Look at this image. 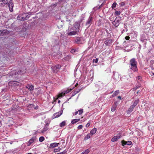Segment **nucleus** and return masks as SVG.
Returning a JSON list of instances; mask_svg holds the SVG:
<instances>
[{
    "mask_svg": "<svg viewBox=\"0 0 154 154\" xmlns=\"http://www.w3.org/2000/svg\"><path fill=\"white\" fill-rule=\"evenodd\" d=\"M116 5V2H114L113 3V4L112 5V8L114 9V8Z\"/></svg>",
    "mask_w": 154,
    "mask_h": 154,
    "instance_id": "72a5a7b5",
    "label": "nucleus"
},
{
    "mask_svg": "<svg viewBox=\"0 0 154 154\" xmlns=\"http://www.w3.org/2000/svg\"><path fill=\"white\" fill-rule=\"evenodd\" d=\"M139 102V100H136L134 102H133V104L131 106L133 107L134 108V107L136 106L137 104Z\"/></svg>",
    "mask_w": 154,
    "mask_h": 154,
    "instance_id": "412c9836",
    "label": "nucleus"
},
{
    "mask_svg": "<svg viewBox=\"0 0 154 154\" xmlns=\"http://www.w3.org/2000/svg\"><path fill=\"white\" fill-rule=\"evenodd\" d=\"M90 151L88 149H87L84 151L86 154H87Z\"/></svg>",
    "mask_w": 154,
    "mask_h": 154,
    "instance_id": "a19ab883",
    "label": "nucleus"
},
{
    "mask_svg": "<svg viewBox=\"0 0 154 154\" xmlns=\"http://www.w3.org/2000/svg\"><path fill=\"white\" fill-rule=\"evenodd\" d=\"M22 72L21 71V70H20L18 71V72H17L16 73V74H21L22 73Z\"/></svg>",
    "mask_w": 154,
    "mask_h": 154,
    "instance_id": "a18cd8bd",
    "label": "nucleus"
},
{
    "mask_svg": "<svg viewBox=\"0 0 154 154\" xmlns=\"http://www.w3.org/2000/svg\"><path fill=\"white\" fill-rule=\"evenodd\" d=\"M82 88H78L72 94V96H74L76 94L78 93L81 90Z\"/></svg>",
    "mask_w": 154,
    "mask_h": 154,
    "instance_id": "f3484780",
    "label": "nucleus"
},
{
    "mask_svg": "<svg viewBox=\"0 0 154 154\" xmlns=\"http://www.w3.org/2000/svg\"><path fill=\"white\" fill-rule=\"evenodd\" d=\"M80 120V119H74L72 121L71 123L72 124H74L75 123L79 121Z\"/></svg>",
    "mask_w": 154,
    "mask_h": 154,
    "instance_id": "b1692460",
    "label": "nucleus"
},
{
    "mask_svg": "<svg viewBox=\"0 0 154 154\" xmlns=\"http://www.w3.org/2000/svg\"><path fill=\"white\" fill-rule=\"evenodd\" d=\"M78 111H76V112H75L74 113V115H77L78 114Z\"/></svg>",
    "mask_w": 154,
    "mask_h": 154,
    "instance_id": "de8ad7c7",
    "label": "nucleus"
},
{
    "mask_svg": "<svg viewBox=\"0 0 154 154\" xmlns=\"http://www.w3.org/2000/svg\"><path fill=\"white\" fill-rule=\"evenodd\" d=\"M66 152H67L66 151L64 150L62 152L57 153V154H64L65 153H66Z\"/></svg>",
    "mask_w": 154,
    "mask_h": 154,
    "instance_id": "ea45409f",
    "label": "nucleus"
},
{
    "mask_svg": "<svg viewBox=\"0 0 154 154\" xmlns=\"http://www.w3.org/2000/svg\"><path fill=\"white\" fill-rule=\"evenodd\" d=\"M141 78V77L140 76H139L136 78V80H140Z\"/></svg>",
    "mask_w": 154,
    "mask_h": 154,
    "instance_id": "37998d69",
    "label": "nucleus"
},
{
    "mask_svg": "<svg viewBox=\"0 0 154 154\" xmlns=\"http://www.w3.org/2000/svg\"><path fill=\"white\" fill-rule=\"evenodd\" d=\"M116 105L112 106L111 109V111L112 112H114V111H115L116 109Z\"/></svg>",
    "mask_w": 154,
    "mask_h": 154,
    "instance_id": "cd10ccee",
    "label": "nucleus"
},
{
    "mask_svg": "<svg viewBox=\"0 0 154 154\" xmlns=\"http://www.w3.org/2000/svg\"><path fill=\"white\" fill-rule=\"evenodd\" d=\"M152 69L153 70V69H154V67H151Z\"/></svg>",
    "mask_w": 154,
    "mask_h": 154,
    "instance_id": "864d4df0",
    "label": "nucleus"
},
{
    "mask_svg": "<svg viewBox=\"0 0 154 154\" xmlns=\"http://www.w3.org/2000/svg\"><path fill=\"white\" fill-rule=\"evenodd\" d=\"M51 69H52V71H53V72L54 73H57V69H56L55 67H54H54H51Z\"/></svg>",
    "mask_w": 154,
    "mask_h": 154,
    "instance_id": "a878e982",
    "label": "nucleus"
},
{
    "mask_svg": "<svg viewBox=\"0 0 154 154\" xmlns=\"http://www.w3.org/2000/svg\"><path fill=\"white\" fill-rule=\"evenodd\" d=\"M72 90V89H68L62 92L57 96V99L58 98L62 97L65 94L68 93L71 91Z\"/></svg>",
    "mask_w": 154,
    "mask_h": 154,
    "instance_id": "39448f33",
    "label": "nucleus"
},
{
    "mask_svg": "<svg viewBox=\"0 0 154 154\" xmlns=\"http://www.w3.org/2000/svg\"><path fill=\"white\" fill-rule=\"evenodd\" d=\"M61 150V149L59 147L57 149H54V152H57L58 151H60Z\"/></svg>",
    "mask_w": 154,
    "mask_h": 154,
    "instance_id": "2f4dec72",
    "label": "nucleus"
},
{
    "mask_svg": "<svg viewBox=\"0 0 154 154\" xmlns=\"http://www.w3.org/2000/svg\"><path fill=\"white\" fill-rule=\"evenodd\" d=\"M26 87L30 91H33L34 89V86L32 85L28 84L26 85Z\"/></svg>",
    "mask_w": 154,
    "mask_h": 154,
    "instance_id": "dca6fc26",
    "label": "nucleus"
},
{
    "mask_svg": "<svg viewBox=\"0 0 154 154\" xmlns=\"http://www.w3.org/2000/svg\"><path fill=\"white\" fill-rule=\"evenodd\" d=\"M119 90H117L115 91L114 93L113 94L112 96L113 97H115L117 95H118L119 93Z\"/></svg>",
    "mask_w": 154,
    "mask_h": 154,
    "instance_id": "393cba45",
    "label": "nucleus"
},
{
    "mask_svg": "<svg viewBox=\"0 0 154 154\" xmlns=\"http://www.w3.org/2000/svg\"><path fill=\"white\" fill-rule=\"evenodd\" d=\"M75 42L77 44H79L81 43V40L80 38H77L75 40Z\"/></svg>",
    "mask_w": 154,
    "mask_h": 154,
    "instance_id": "c756f323",
    "label": "nucleus"
},
{
    "mask_svg": "<svg viewBox=\"0 0 154 154\" xmlns=\"http://www.w3.org/2000/svg\"><path fill=\"white\" fill-rule=\"evenodd\" d=\"M151 73H152V74L153 75H154V73L152 72H151Z\"/></svg>",
    "mask_w": 154,
    "mask_h": 154,
    "instance_id": "6e6d98bb",
    "label": "nucleus"
},
{
    "mask_svg": "<svg viewBox=\"0 0 154 154\" xmlns=\"http://www.w3.org/2000/svg\"><path fill=\"white\" fill-rule=\"evenodd\" d=\"M12 0H0V5L4 6L5 5L8 6L10 11H12L14 7Z\"/></svg>",
    "mask_w": 154,
    "mask_h": 154,
    "instance_id": "f257e3e1",
    "label": "nucleus"
},
{
    "mask_svg": "<svg viewBox=\"0 0 154 154\" xmlns=\"http://www.w3.org/2000/svg\"><path fill=\"white\" fill-rule=\"evenodd\" d=\"M60 143H51L50 144V146L52 148H54L56 146H58L59 144Z\"/></svg>",
    "mask_w": 154,
    "mask_h": 154,
    "instance_id": "aec40b11",
    "label": "nucleus"
},
{
    "mask_svg": "<svg viewBox=\"0 0 154 154\" xmlns=\"http://www.w3.org/2000/svg\"><path fill=\"white\" fill-rule=\"evenodd\" d=\"M92 20L93 17L90 16L86 23V25L88 26H90L92 23Z\"/></svg>",
    "mask_w": 154,
    "mask_h": 154,
    "instance_id": "9d476101",
    "label": "nucleus"
},
{
    "mask_svg": "<svg viewBox=\"0 0 154 154\" xmlns=\"http://www.w3.org/2000/svg\"><path fill=\"white\" fill-rule=\"evenodd\" d=\"M63 112V110H61L59 112H56L55 113L53 116L52 117L53 119L55 118L59 117L60 115H62Z\"/></svg>",
    "mask_w": 154,
    "mask_h": 154,
    "instance_id": "1a4fd4ad",
    "label": "nucleus"
},
{
    "mask_svg": "<svg viewBox=\"0 0 154 154\" xmlns=\"http://www.w3.org/2000/svg\"><path fill=\"white\" fill-rule=\"evenodd\" d=\"M54 67H55V68L56 69H60L61 66H60L59 65H57L55 66H54Z\"/></svg>",
    "mask_w": 154,
    "mask_h": 154,
    "instance_id": "f704fd0d",
    "label": "nucleus"
},
{
    "mask_svg": "<svg viewBox=\"0 0 154 154\" xmlns=\"http://www.w3.org/2000/svg\"><path fill=\"white\" fill-rule=\"evenodd\" d=\"M119 5L121 6H123L125 5L124 2H121L119 3Z\"/></svg>",
    "mask_w": 154,
    "mask_h": 154,
    "instance_id": "c03bdc74",
    "label": "nucleus"
},
{
    "mask_svg": "<svg viewBox=\"0 0 154 154\" xmlns=\"http://www.w3.org/2000/svg\"><path fill=\"white\" fill-rule=\"evenodd\" d=\"M49 124L48 123H47L46 125H45L43 128L42 129L41 131V132L42 133H44L46 131L48 128V125Z\"/></svg>",
    "mask_w": 154,
    "mask_h": 154,
    "instance_id": "9b49d317",
    "label": "nucleus"
},
{
    "mask_svg": "<svg viewBox=\"0 0 154 154\" xmlns=\"http://www.w3.org/2000/svg\"><path fill=\"white\" fill-rule=\"evenodd\" d=\"M140 92V91H137V94H138L139 93V92Z\"/></svg>",
    "mask_w": 154,
    "mask_h": 154,
    "instance_id": "4d7b16f0",
    "label": "nucleus"
},
{
    "mask_svg": "<svg viewBox=\"0 0 154 154\" xmlns=\"http://www.w3.org/2000/svg\"><path fill=\"white\" fill-rule=\"evenodd\" d=\"M122 145L123 146H124L125 145H131L132 143L131 141H128L127 142H126L124 140H123L122 142Z\"/></svg>",
    "mask_w": 154,
    "mask_h": 154,
    "instance_id": "ddd939ff",
    "label": "nucleus"
},
{
    "mask_svg": "<svg viewBox=\"0 0 154 154\" xmlns=\"http://www.w3.org/2000/svg\"><path fill=\"white\" fill-rule=\"evenodd\" d=\"M73 29L72 28L69 27L68 29L66 30V32L68 35H74L77 33V32L73 30Z\"/></svg>",
    "mask_w": 154,
    "mask_h": 154,
    "instance_id": "20e7f679",
    "label": "nucleus"
},
{
    "mask_svg": "<svg viewBox=\"0 0 154 154\" xmlns=\"http://www.w3.org/2000/svg\"><path fill=\"white\" fill-rule=\"evenodd\" d=\"M80 154H81V153Z\"/></svg>",
    "mask_w": 154,
    "mask_h": 154,
    "instance_id": "bf43d9fd",
    "label": "nucleus"
},
{
    "mask_svg": "<svg viewBox=\"0 0 154 154\" xmlns=\"http://www.w3.org/2000/svg\"><path fill=\"white\" fill-rule=\"evenodd\" d=\"M121 135H117L115 136L114 137L111 139V141L112 142H115L117 141L118 139L120 138Z\"/></svg>",
    "mask_w": 154,
    "mask_h": 154,
    "instance_id": "4468645a",
    "label": "nucleus"
},
{
    "mask_svg": "<svg viewBox=\"0 0 154 154\" xmlns=\"http://www.w3.org/2000/svg\"><path fill=\"white\" fill-rule=\"evenodd\" d=\"M36 139V137L35 136H33L28 141L27 143V145L28 146H29L33 143L35 141Z\"/></svg>",
    "mask_w": 154,
    "mask_h": 154,
    "instance_id": "6e6552de",
    "label": "nucleus"
},
{
    "mask_svg": "<svg viewBox=\"0 0 154 154\" xmlns=\"http://www.w3.org/2000/svg\"><path fill=\"white\" fill-rule=\"evenodd\" d=\"M137 62L134 58L131 59L130 61V64L131 65L130 68L134 72L137 70Z\"/></svg>",
    "mask_w": 154,
    "mask_h": 154,
    "instance_id": "7ed1b4c3",
    "label": "nucleus"
},
{
    "mask_svg": "<svg viewBox=\"0 0 154 154\" xmlns=\"http://www.w3.org/2000/svg\"><path fill=\"white\" fill-rule=\"evenodd\" d=\"M121 13L120 11H116L115 12V14L116 16H119Z\"/></svg>",
    "mask_w": 154,
    "mask_h": 154,
    "instance_id": "e433bc0d",
    "label": "nucleus"
},
{
    "mask_svg": "<svg viewBox=\"0 0 154 154\" xmlns=\"http://www.w3.org/2000/svg\"><path fill=\"white\" fill-rule=\"evenodd\" d=\"M26 154H32V153H28Z\"/></svg>",
    "mask_w": 154,
    "mask_h": 154,
    "instance_id": "13d9d810",
    "label": "nucleus"
},
{
    "mask_svg": "<svg viewBox=\"0 0 154 154\" xmlns=\"http://www.w3.org/2000/svg\"><path fill=\"white\" fill-rule=\"evenodd\" d=\"M81 154H86L84 152L81 153Z\"/></svg>",
    "mask_w": 154,
    "mask_h": 154,
    "instance_id": "603ef678",
    "label": "nucleus"
},
{
    "mask_svg": "<svg viewBox=\"0 0 154 154\" xmlns=\"http://www.w3.org/2000/svg\"><path fill=\"white\" fill-rule=\"evenodd\" d=\"M130 38V37L128 36H127L125 37V39L126 40H128Z\"/></svg>",
    "mask_w": 154,
    "mask_h": 154,
    "instance_id": "49530a36",
    "label": "nucleus"
},
{
    "mask_svg": "<svg viewBox=\"0 0 154 154\" xmlns=\"http://www.w3.org/2000/svg\"><path fill=\"white\" fill-rule=\"evenodd\" d=\"M66 121H64L60 123V126L61 127H62L65 126L66 125Z\"/></svg>",
    "mask_w": 154,
    "mask_h": 154,
    "instance_id": "4be33fe9",
    "label": "nucleus"
},
{
    "mask_svg": "<svg viewBox=\"0 0 154 154\" xmlns=\"http://www.w3.org/2000/svg\"><path fill=\"white\" fill-rule=\"evenodd\" d=\"M98 61V60L97 58H96L95 59H93V63H97Z\"/></svg>",
    "mask_w": 154,
    "mask_h": 154,
    "instance_id": "58836bf2",
    "label": "nucleus"
},
{
    "mask_svg": "<svg viewBox=\"0 0 154 154\" xmlns=\"http://www.w3.org/2000/svg\"><path fill=\"white\" fill-rule=\"evenodd\" d=\"M61 142H62V143H64V140L63 139H62L61 140Z\"/></svg>",
    "mask_w": 154,
    "mask_h": 154,
    "instance_id": "09e8293b",
    "label": "nucleus"
},
{
    "mask_svg": "<svg viewBox=\"0 0 154 154\" xmlns=\"http://www.w3.org/2000/svg\"><path fill=\"white\" fill-rule=\"evenodd\" d=\"M83 127L82 125H79L78 127V129H80L82 128Z\"/></svg>",
    "mask_w": 154,
    "mask_h": 154,
    "instance_id": "79ce46f5",
    "label": "nucleus"
},
{
    "mask_svg": "<svg viewBox=\"0 0 154 154\" xmlns=\"http://www.w3.org/2000/svg\"><path fill=\"white\" fill-rule=\"evenodd\" d=\"M90 122H91L90 121H89L86 124V127H88L90 125Z\"/></svg>",
    "mask_w": 154,
    "mask_h": 154,
    "instance_id": "4c0bfd02",
    "label": "nucleus"
},
{
    "mask_svg": "<svg viewBox=\"0 0 154 154\" xmlns=\"http://www.w3.org/2000/svg\"><path fill=\"white\" fill-rule=\"evenodd\" d=\"M97 131V129L96 128H94L92 129L90 131V134H95Z\"/></svg>",
    "mask_w": 154,
    "mask_h": 154,
    "instance_id": "5701e85b",
    "label": "nucleus"
},
{
    "mask_svg": "<svg viewBox=\"0 0 154 154\" xmlns=\"http://www.w3.org/2000/svg\"><path fill=\"white\" fill-rule=\"evenodd\" d=\"M113 78L117 81H118L121 79V76L117 72H113Z\"/></svg>",
    "mask_w": 154,
    "mask_h": 154,
    "instance_id": "423d86ee",
    "label": "nucleus"
},
{
    "mask_svg": "<svg viewBox=\"0 0 154 154\" xmlns=\"http://www.w3.org/2000/svg\"><path fill=\"white\" fill-rule=\"evenodd\" d=\"M80 27V23L79 22H75L72 28L73 29V30H75L78 32L79 31Z\"/></svg>",
    "mask_w": 154,
    "mask_h": 154,
    "instance_id": "0eeeda50",
    "label": "nucleus"
},
{
    "mask_svg": "<svg viewBox=\"0 0 154 154\" xmlns=\"http://www.w3.org/2000/svg\"><path fill=\"white\" fill-rule=\"evenodd\" d=\"M60 100H59L58 101V103H60Z\"/></svg>",
    "mask_w": 154,
    "mask_h": 154,
    "instance_id": "5fc2aeb1",
    "label": "nucleus"
},
{
    "mask_svg": "<svg viewBox=\"0 0 154 154\" xmlns=\"http://www.w3.org/2000/svg\"><path fill=\"white\" fill-rule=\"evenodd\" d=\"M45 140L44 137L43 136L40 137L39 138V141L40 142L43 141Z\"/></svg>",
    "mask_w": 154,
    "mask_h": 154,
    "instance_id": "7c9ffc66",
    "label": "nucleus"
},
{
    "mask_svg": "<svg viewBox=\"0 0 154 154\" xmlns=\"http://www.w3.org/2000/svg\"><path fill=\"white\" fill-rule=\"evenodd\" d=\"M140 86L138 85V86H136V87H134V88H133V89L134 91H135L137 89L140 88Z\"/></svg>",
    "mask_w": 154,
    "mask_h": 154,
    "instance_id": "473e14b6",
    "label": "nucleus"
},
{
    "mask_svg": "<svg viewBox=\"0 0 154 154\" xmlns=\"http://www.w3.org/2000/svg\"><path fill=\"white\" fill-rule=\"evenodd\" d=\"M118 98L121 100V97L120 96H119L118 97Z\"/></svg>",
    "mask_w": 154,
    "mask_h": 154,
    "instance_id": "8fccbe9b",
    "label": "nucleus"
},
{
    "mask_svg": "<svg viewBox=\"0 0 154 154\" xmlns=\"http://www.w3.org/2000/svg\"><path fill=\"white\" fill-rule=\"evenodd\" d=\"M71 52L72 53H73L74 52V51L73 50H72L71 51Z\"/></svg>",
    "mask_w": 154,
    "mask_h": 154,
    "instance_id": "3c124183",
    "label": "nucleus"
},
{
    "mask_svg": "<svg viewBox=\"0 0 154 154\" xmlns=\"http://www.w3.org/2000/svg\"><path fill=\"white\" fill-rule=\"evenodd\" d=\"M120 20H117L116 18L115 20L112 22V24L116 27H118L120 24Z\"/></svg>",
    "mask_w": 154,
    "mask_h": 154,
    "instance_id": "f8f14e48",
    "label": "nucleus"
},
{
    "mask_svg": "<svg viewBox=\"0 0 154 154\" xmlns=\"http://www.w3.org/2000/svg\"><path fill=\"white\" fill-rule=\"evenodd\" d=\"M150 67H154V60H151L150 61Z\"/></svg>",
    "mask_w": 154,
    "mask_h": 154,
    "instance_id": "bb28decb",
    "label": "nucleus"
},
{
    "mask_svg": "<svg viewBox=\"0 0 154 154\" xmlns=\"http://www.w3.org/2000/svg\"><path fill=\"white\" fill-rule=\"evenodd\" d=\"M134 108V107L131 106L128 110L127 111V113L130 114L133 111Z\"/></svg>",
    "mask_w": 154,
    "mask_h": 154,
    "instance_id": "6ab92c4d",
    "label": "nucleus"
},
{
    "mask_svg": "<svg viewBox=\"0 0 154 154\" xmlns=\"http://www.w3.org/2000/svg\"><path fill=\"white\" fill-rule=\"evenodd\" d=\"M91 134H88L85 137V140L88 139L91 137Z\"/></svg>",
    "mask_w": 154,
    "mask_h": 154,
    "instance_id": "c85d7f7f",
    "label": "nucleus"
},
{
    "mask_svg": "<svg viewBox=\"0 0 154 154\" xmlns=\"http://www.w3.org/2000/svg\"><path fill=\"white\" fill-rule=\"evenodd\" d=\"M31 15V13L27 15V14L23 13L19 15L17 17V19L21 21L25 20L28 19Z\"/></svg>",
    "mask_w": 154,
    "mask_h": 154,
    "instance_id": "f03ea898",
    "label": "nucleus"
},
{
    "mask_svg": "<svg viewBox=\"0 0 154 154\" xmlns=\"http://www.w3.org/2000/svg\"><path fill=\"white\" fill-rule=\"evenodd\" d=\"M112 40L110 39H106L104 41V43L106 45H109L111 43Z\"/></svg>",
    "mask_w": 154,
    "mask_h": 154,
    "instance_id": "a211bd4d",
    "label": "nucleus"
},
{
    "mask_svg": "<svg viewBox=\"0 0 154 154\" xmlns=\"http://www.w3.org/2000/svg\"><path fill=\"white\" fill-rule=\"evenodd\" d=\"M8 31L7 30H0V36H3L5 34H6L7 33H8Z\"/></svg>",
    "mask_w": 154,
    "mask_h": 154,
    "instance_id": "2eb2a0df",
    "label": "nucleus"
},
{
    "mask_svg": "<svg viewBox=\"0 0 154 154\" xmlns=\"http://www.w3.org/2000/svg\"><path fill=\"white\" fill-rule=\"evenodd\" d=\"M78 112H79V115H80L82 114L83 112V109H81L79 110L78 111Z\"/></svg>",
    "mask_w": 154,
    "mask_h": 154,
    "instance_id": "c9c22d12",
    "label": "nucleus"
}]
</instances>
